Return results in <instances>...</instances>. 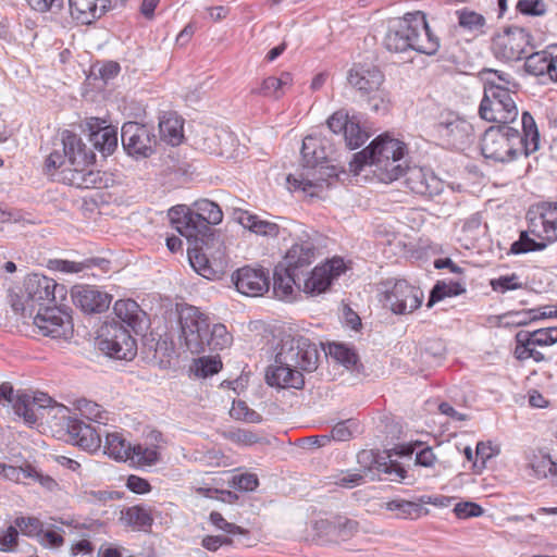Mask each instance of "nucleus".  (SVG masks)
I'll return each instance as SVG.
<instances>
[{
    "label": "nucleus",
    "instance_id": "obj_1",
    "mask_svg": "<svg viewBox=\"0 0 557 557\" xmlns=\"http://www.w3.org/2000/svg\"><path fill=\"white\" fill-rule=\"evenodd\" d=\"M96 154L82 137L64 129L60 141L53 143L47 156L44 171L53 180L77 188H101L106 186L103 174L94 170Z\"/></svg>",
    "mask_w": 557,
    "mask_h": 557
},
{
    "label": "nucleus",
    "instance_id": "obj_2",
    "mask_svg": "<svg viewBox=\"0 0 557 557\" xmlns=\"http://www.w3.org/2000/svg\"><path fill=\"white\" fill-rule=\"evenodd\" d=\"M518 108L505 89L494 92L490 99V159L510 162L521 153V134L513 126Z\"/></svg>",
    "mask_w": 557,
    "mask_h": 557
},
{
    "label": "nucleus",
    "instance_id": "obj_3",
    "mask_svg": "<svg viewBox=\"0 0 557 557\" xmlns=\"http://www.w3.org/2000/svg\"><path fill=\"white\" fill-rule=\"evenodd\" d=\"M407 145L388 134L379 135L363 150L354 154L349 171L358 175L366 165L372 168L373 175L379 182L391 184L405 174L404 161Z\"/></svg>",
    "mask_w": 557,
    "mask_h": 557
},
{
    "label": "nucleus",
    "instance_id": "obj_4",
    "mask_svg": "<svg viewBox=\"0 0 557 557\" xmlns=\"http://www.w3.org/2000/svg\"><path fill=\"white\" fill-rule=\"evenodd\" d=\"M181 339L186 349L194 355L210 351H222L233 344V334L223 323L210 327L209 317L199 308L190 305L183 306L178 311Z\"/></svg>",
    "mask_w": 557,
    "mask_h": 557
},
{
    "label": "nucleus",
    "instance_id": "obj_5",
    "mask_svg": "<svg viewBox=\"0 0 557 557\" xmlns=\"http://www.w3.org/2000/svg\"><path fill=\"white\" fill-rule=\"evenodd\" d=\"M301 156L306 170L287 176L288 188L292 191H301L308 197H319L331 185L330 180L337 177V173L325 163L326 151L321 139L315 136L305 137Z\"/></svg>",
    "mask_w": 557,
    "mask_h": 557
},
{
    "label": "nucleus",
    "instance_id": "obj_6",
    "mask_svg": "<svg viewBox=\"0 0 557 557\" xmlns=\"http://www.w3.org/2000/svg\"><path fill=\"white\" fill-rule=\"evenodd\" d=\"M384 44L392 52L409 49L432 55L440 48V39L429 26L426 15L421 11L406 13L388 29Z\"/></svg>",
    "mask_w": 557,
    "mask_h": 557
},
{
    "label": "nucleus",
    "instance_id": "obj_7",
    "mask_svg": "<svg viewBox=\"0 0 557 557\" xmlns=\"http://www.w3.org/2000/svg\"><path fill=\"white\" fill-rule=\"evenodd\" d=\"M66 287L63 284L57 283L53 278L42 274L28 275L23 284L22 298L24 300L23 311H32L38 307L45 309L62 302L66 298Z\"/></svg>",
    "mask_w": 557,
    "mask_h": 557
},
{
    "label": "nucleus",
    "instance_id": "obj_8",
    "mask_svg": "<svg viewBox=\"0 0 557 557\" xmlns=\"http://www.w3.org/2000/svg\"><path fill=\"white\" fill-rule=\"evenodd\" d=\"M0 403L3 406L11 405L14 412L29 425L37 422L39 414L42 416L41 410L57 408L61 411L66 409L64 406H51L53 400L46 394L29 395L22 391L15 392L8 382L0 385Z\"/></svg>",
    "mask_w": 557,
    "mask_h": 557
},
{
    "label": "nucleus",
    "instance_id": "obj_9",
    "mask_svg": "<svg viewBox=\"0 0 557 557\" xmlns=\"http://www.w3.org/2000/svg\"><path fill=\"white\" fill-rule=\"evenodd\" d=\"M97 344L107 356L119 360H132L137 354V343L129 330L114 320L101 324Z\"/></svg>",
    "mask_w": 557,
    "mask_h": 557
},
{
    "label": "nucleus",
    "instance_id": "obj_10",
    "mask_svg": "<svg viewBox=\"0 0 557 557\" xmlns=\"http://www.w3.org/2000/svg\"><path fill=\"white\" fill-rule=\"evenodd\" d=\"M319 352L314 344L304 336H285L275 355V362L311 372L317 369Z\"/></svg>",
    "mask_w": 557,
    "mask_h": 557
},
{
    "label": "nucleus",
    "instance_id": "obj_11",
    "mask_svg": "<svg viewBox=\"0 0 557 557\" xmlns=\"http://www.w3.org/2000/svg\"><path fill=\"white\" fill-rule=\"evenodd\" d=\"M348 264L342 257H333L315 265L312 271L302 276L300 287L309 296H318L330 289L334 280L348 270Z\"/></svg>",
    "mask_w": 557,
    "mask_h": 557
},
{
    "label": "nucleus",
    "instance_id": "obj_12",
    "mask_svg": "<svg viewBox=\"0 0 557 557\" xmlns=\"http://www.w3.org/2000/svg\"><path fill=\"white\" fill-rule=\"evenodd\" d=\"M495 58L518 61L532 50L531 35L521 27H508L493 37L491 47Z\"/></svg>",
    "mask_w": 557,
    "mask_h": 557
},
{
    "label": "nucleus",
    "instance_id": "obj_13",
    "mask_svg": "<svg viewBox=\"0 0 557 557\" xmlns=\"http://www.w3.org/2000/svg\"><path fill=\"white\" fill-rule=\"evenodd\" d=\"M423 292L406 280H396L384 290L383 300L395 314H409L419 309L423 301Z\"/></svg>",
    "mask_w": 557,
    "mask_h": 557
},
{
    "label": "nucleus",
    "instance_id": "obj_14",
    "mask_svg": "<svg viewBox=\"0 0 557 557\" xmlns=\"http://www.w3.org/2000/svg\"><path fill=\"white\" fill-rule=\"evenodd\" d=\"M529 232L539 239L557 242V201H542L532 205L527 212Z\"/></svg>",
    "mask_w": 557,
    "mask_h": 557
},
{
    "label": "nucleus",
    "instance_id": "obj_15",
    "mask_svg": "<svg viewBox=\"0 0 557 557\" xmlns=\"http://www.w3.org/2000/svg\"><path fill=\"white\" fill-rule=\"evenodd\" d=\"M122 145L125 151L135 158H148L154 151L156 136L145 124L126 122L121 132Z\"/></svg>",
    "mask_w": 557,
    "mask_h": 557
},
{
    "label": "nucleus",
    "instance_id": "obj_16",
    "mask_svg": "<svg viewBox=\"0 0 557 557\" xmlns=\"http://www.w3.org/2000/svg\"><path fill=\"white\" fill-rule=\"evenodd\" d=\"M232 282L238 293L259 297L270 288V273L263 267L244 265L233 272Z\"/></svg>",
    "mask_w": 557,
    "mask_h": 557
},
{
    "label": "nucleus",
    "instance_id": "obj_17",
    "mask_svg": "<svg viewBox=\"0 0 557 557\" xmlns=\"http://www.w3.org/2000/svg\"><path fill=\"white\" fill-rule=\"evenodd\" d=\"M384 81L383 72L372 64H354L347 75V82L352 88L367 96L380 92L382 101L387 96L382 89Z\"/></svg>",
    "mask_w": 557,
    "mask_h": 557
},
{
    "label": "nucleus",
    "instance_id": "obj_18",
    "mask_svg": "<svg viewBox=\"0 0 557 557\" xmlns=\"http://www.w3.org/2000/svg\"><path fill=\"white\" fill-rule=\"evenodd\" d=\"M34 325L39 334L58 338L66 336L72 331V318L54 305L38 309L34 317Z\"/></svg>",
    "mask_w": 557,
    "mask_h": 557
},
{
    "label": "nucleus",
    "instance_id": "obj_19",
    "mask_svg": "<svg viewBox=\"0 0 557 557\" xmlns=\"http://www.w3.org/2000/svg\"><path fill=\"white\" fill-rule=\"evenodd\" d=\"M315 258V247L310 242L294 244L284 257L285 273L300 287L301 277Z\"/></svg>",
    "mask_w": 557,
    "mask_h": 557
},
{
    "label": "nucleus",
    "instance_id": "obj_20",
    "mask_svg": "<svg viewBox=\"0 0 557 557\" xmlns=\"http://www.w3.org/2000/svg\"><path fill=\"white\" fill-rule=\"evenodd\" d=\"M73 304L85 313H101L109 309L112 296L95 285H76L72 288Z\"/></svg>",
    "mask_w": 557,
    "mask_h": 557
},
{
    "label": "nucleus",
    "instance_id": "obj_21",
    "mask_svg": "<svg viewBox=\"0 0 557 557\" xmlns=\"http://www.w3.org/2000/svg\"><path fill=\"white\" fill-rule=\"evenodd\" d=\"M169 215L176 231L187 239L197 240L209 232L193 207L177 205L170 209Z\"/></svg>",
    "mask_w": 557,
    "mask_h": 557
},
{
    "label": "nucleus",
    "instance_id": "obj_22",
    "mask_svg": "<svg viewBox=\"0 0 557 557\" xmlns=\"http://www.w3.org/2000/svg\"><path fill=\"white\" fill-rule=\"evenodd\" d=\"M406 185L414 194L432 197L441 190V181L430 171L420 166H407Z\"/></svg>",
    "mask_w": 557,
    "mask_h": 557
},
{
    "label": "nucleus",
    "instance_id": "obj_23",
    "mask_svg": "<svg viewBox=\"0 0 557 557\" xmlns=\"http://www.w3.org/2000/svg\"><path fill=\"white\" fill-rule=\"evenodd\" d=\"M302 370L274 361L265 373L267 383L280 388H302L305 384Z\"/></svg>",
    "mask_w": 557,
    "mask_h": 557
},
{
    "label": "nucleus",
    "instance_id": "obj_24",
    "mask_svg": "<svg viewBox=\"0 0 557 557\" xmlns=\"http://www.w3.org/2000/svg\"><path fill=\"white\" fill-rule=\"evenodd\" d=\"M66 429L71 441L87 451H97L101 447V436L95 428L78 419H69Z\"/></svg>",
    "mask_w": 557,
    "mask_h": 557
},
{
    "label": "nucleus",
    "instance_id": "obj_25",
    "mask_svg": "<svg viewBox=\"0 0 557 557\" xmlns=\"http://www.w3.org/2000/svg\"><path fill=\"white\" fill-rule=\"evenodd\" d=\"M294 79L289 72H281L278 76H268L260 84L251 89L255 96L281 99L285 92L293 86Z\"/></svg>",
    "mask_w": 557,
    "mask_h": 557
},
{
    "label": "nucleus",
    "instance_id": "obj_26",
    "mask_svg": "<svg viewBox=\"0 0 557 557\" xmlns=\"http://www.w3.org/2000/svg\"><path fill=\"white\" fill-rule=\"evenodd\" d=\"M151 436L157 443H151L149 445H132L129 458H127V461H129L133 466L137 468H146L154 466L157 462H159L161 457V447L158 443L161 441L162 436L159 432H152Z\"/></svg>",
    "mask_w": 557,
    "mask_h": 557
},
{
    "label": "nucleus",
    "instance_id": "obj_27",
    "mask_svg": "<svg viewBox=\"0 0 557 557\" xmlns=\"http://www.w3.org/2000/svg\"><path fill=\"white\" fill-rule=\"evenodd\" d=\"M70 12L81 24H90L106 11L109 0H69Z\"/></svg>",
    "mask_w": 557,
    "mask_h": 557
},
{
    "label": "nucleus",
    "instance_id": "obj_28",
    "mask_svg": "<svg viewBox=\"0 0 557 557\" xmlns=\"http://www.w3.org/2000/svg\"><path fill=\"white\" fill-rule=\"evenodd\" d=\"M236 220L243 227L249 230L256 235L275 238L280 234L278 224L263 220L259 215L247 210H237Z\"/></svg>",
    "mask_w": 557,
    "mask_h": 557
},
{
    "label": "nucleus",
    "instance_id": "obj_29",
    "mask_svg": "<svg viewBox=\"0 0 557 557\" xmlns=\"http://www.w3.org/2000/svg\"><path fill=\"white\" fill-rule=\"evenodd\" d=\"M160 137L169 145L180 146L184 136V120L174 112H165L159 122Z\"/></svg>",
    "mask_w": 557,
    "mask_h": 557
},
{
    "label": "nucleus",
    "instance_id": "obj_30",
    "mask_svg": "<svg viewBox=\"0 0 557 557\" xmlns=\"http://www.w3.org/2000/svg\"><path fill=\"white\" fill-rule=\"evenodd\" d=\"M0 476L14 483H26L28 480L40 481L41 484L51 485L55 482L50 478H44L32 465L24 463L21 467L1 463Z\"/></svg>",
    "mask_w": 557,
    "mask_h": 557
},
{
    "label": "nucleus",
    "instance_id": "obj_31",
    "mask_svg": "<svg viewBox=\"0 0 557 557\" xmlns=\"http://www.w3.org/2000/svg\"><path fill=\"white\" fill-rule=\"evenodd\" d=\"M131 443L122 432H110L106 435L103 451L116 461H127L129 458Z\"/></svg>",
    "mask_w": 557,
    "mask_h": 557
},
{
    "label": "nucleus",
    "instance_id": "obj_32",
    "mask_svg": "<svg viewBox=\"0 0 557 557\" xmlns=\"http://www.w3.org/2000/svg\"><path fill=\"white\" fill-rule=\"evenodd\" d=\"M74 408L87 420L107 425L110 421V412L102 408L99 404L81 398L74 401Z\"/></svg>",
    "mask_w": 557,
    "mask_h": 557
},
{
    "label": "nucleus",
    "instance_id": "obj_33",
    "mask_svg": "<svg viewBox=\"0 0 557 557\" xmlns=\"http://www.w3.org/2000/svg\"><path fill=\"white\" fill-rule=\"evenodd\" d=\"M191 207L197 212L199 219L208 231H210L211 225L220 224L223 220V212L220 206L209 199H200L195 201Z\"/></svg>",
    "mask_w": 557,
    "mask_h": 557
},
{
    "label": "nucleus",
    "instance_id": "obj_34",
    "mask_svg": "<svg viewBox=\"0 0 557 557\" xmlns=\"http://www.w3.org/2000/svg\"><path fill=\"white\" fill-rule=\"evenodd\" d=\"M101 263H108V261L103 259H87L82 262L63 260V259H53L49 260L48 268L52 271L74 274L81 273L85 270L91 269L94 267H100Z\"/></svg>",
    "mask_w": 557,
    "mask_h": 557
},
{
    "label": "nucleus",
    "instance_id": "obj_35",
    "mask_svg": "<svg viewBox=\"0 0 557 557\" xmlns=\"http://www.w3.org/2000/svg\"><path fill=\"white\" fill-rule=\"evenodd\" d=\"M115 317L123 322L126 327L134 329L139 320L140 308L135 300L119 299L113 306Z\"/></svg>",
    "mask_w": 557,
    "mask_h": 557
},
{
    "label": "nucleus",
    "instance_id": "obj_36",
    "mask_svg": "<svg viewBox=\"0 0 557 557\" xmlns=\"http://www.w3.org/2000/svg\"><path fill=\"white\" fill-rule=\"evenodd\" d=\"M552 53V46L537 52L531 51L524 55V69L529 74L534 76H543L548 74L549 70V55Z\"/></svg>",
    "mask_w": 557,
    "mask_h": 557
},
{
    "label": "nucleus",
    "instance_id": "obj_37",
    "mask_svg": "<svg viewBox=\"0 0 557 557\" xmlns=\"http://www.w3.org/2000/svg\"><path fill=\"white\" fill-rule=\"evenodd\" d=\"M95 147L103 154H111L117 147V131L112 126H104L91 134Z\"/></svg>",
    "mask_w": 557,
    "mask_h": 557
},
{
    "label": "nucleus",
    "instance_id": "obj_38",
    "mask_svg": "<svg viewBox=\"0 0 557 557\" xmlns=\"http://www.w3.org/2000/svg\"><path fill=\"white\" fill-rule=\"evenodd\" d=\"M465 292L463 286L454 281H438L431 290L428 307L443 300L446 297H454Z\"/></svg>",
    "mask_w": 557,
    "mask_h": 557
},
{
    "label": "nucleus",
    "instance_id": "obj_39",
    "mask_svg": "<svg viewBox=\"0 0 557 557\" xmlns=\"http://www.w3.org/2000/svg\"><path fill=\"white\" fill-rule=\"evenodd\" d=\"M346 145L354 150L361 147L369 138V134L360 125V120L352 115L344 133Z\"/></svg>",
    "mask_w": 557,
    "mask_h": 557
},
{
    "label": "nucleus",
    "instance_id": "obj_40",
    "mask_svg": "<svg viewBox=\"0 0 557 557\" xmlns=\"http://www.w3.org/2000/svg\"><path fill=\"white\" fill-rule=\"evenodd\" d=\"M522 341H530L529 345L550 346L557 343V327L539 329L533 332L521 331L518 333Z\"/></svg>",
    "mask_w": 557,
    "mask_h": 557
},
{
    "label": "nucleus",
    "instance_id": "obj_41",
    "mask_svg": "<svg viewBox=\"0 0 557 557\" xmlns=\"http://www.w3.org/2000/svg\"><path fill=\"white\" fill-rule=\"evenodd\" d=\"M387 508L398 511V516L403 519H418L428 513L421 504L404 499L388 502Z\"/></svg>",
    "mask_w": 557,
    "mask_h": 557
},
{
    "label": "nucleus",
    "instance_id": "obj_42",
    "mask_svg": "<svg viewBox=\"0 0 557 557\" xmlns=\"http://www.w3.org/2000/svg\"><path fill=\"white\" fill-rule=\"evenodd\" d=\"M529 230L521 232L519 239L513 242L510 247L511 253L521 255L531 251H542L547 247V245L550 244L542 239L540 242H536L535 239L529 236Z\"/></svg>",
    "mask_w": 557,
    "mask_h": 557
},
{
    "label": "nucleus",
    "instance_id": "obj_43",
    "mask_svg": "<svg viewBox=\"0 0 557 557\" xmlns=\"http://www.w3.org/2000/svg\"><path fill=\"white\" fill-rule=\"evenodd\" d=\"M188 259L193 269L201 276L206 278H211L215 271L210 264V261L205 252L201 249L195 247L193 249H188Z\"/></svg>",
    "mask_w": 557,
    "mask_h": 557
},
{
    "label": "nucleus",
    "instance_id": "obj_44",
    "mask_svg": "<svg viewBox=\"0 0 557 557\" xmlns=\"http://www.w3.org/2000/svg\"><path fill=\"white\" fill-rule=\"evenodd\" d=\"M529 467L531 468L533 475L541 479L549 475L552 469H555V462L547 454L539 451L533 453L529 457Z\"/></svg>",
    "mask_w": 557,
    "mask_h": 557
},
{
    "label": "nucleus",
    "instance_id": "obj_45",
    "mask_svg": "<svg viewBox=\"0 0 557 557\" xmlns=\"http://www.w3.org/2000/svg\"><path fill=\"white\" fill-rule=\"evenodd\" d=\"M334 541H347L359 531V523L346 516H335Z\"/></svg>",
    "mask_w": 557,
    "mask_h": 557
},
{
    "label": "nucleus",
    "instance_id": "obj_46",
    "mask_svg": "<svg viewBox=\"0 0 557 557\" xmlns=\"http://www.w3.org/2000/svg\"><path fill=\"white\" fill-rule=\"evenodd\" d=\"M122 520L132 527L143 528L151 525L150 513L141 506H133L122 512Z\"/></svg>",
    "mask_w": 557,
    "mask_h": 557
},
{
    "label": "nucleus",
    "instance_id": "obj_47",
    "mask_svg": "<svg viewBox=\"0 0 557 557\" xmlns=\"http://www.w3.org/2000/svg\"><path fill=\"white\" fill-rule=\"evenodd\" d=\"M510 86L515 87L512 77L509 73L490 69V99H493V95L498 89H505L510 94Z\"/></svg>",
    "mask_w": 557,
    "mask_h": 557
},
{
    "label": "nucleus",
    "instance_id": "obj_48",
    "mask_svg": "<svg viewBox=\"0 0 557 557\" xmlns=\"http://www.w3.org/2000/svg\"><path fill=\"white\" fill-rule=\"evenodd\" d=\"M230 414L236 420H243L249 423H259L262 420L261 416L257 411L250 409L243 400L233 401Z\"/></svg>",
    "mask_w": 557,
    "mask_h": 557
},
{
    "label": "nucleus",
    "instance_id": "obj_49",
    "mask_svg": "<svg viewBox=\"0 0 557 557\" xmlns=\"http://www.w3.org/2000/svg\"><path fill=\"white\" fill-rule=\"evenodd\" d=\"M529 343L531 342L522 341L519 334L516 335V358L519 360H527L531 358L536 362L542 361L544 359V355L535 349L537 345H529Z\"/></svg>",
    "mask_w": 557,
    "mask_h": 557
},
{
    "label": "nucleus",
    "instance_id": "obj_50",
    "mask_svg": "<svg viewBox=\"0 0 557 557\" xmlns=\"http://www.w3.org/2000/svg\"><path fill=\"white\" fill-rule=\"evenodd\" d=\"M222 369L219 357H200L195 361V371L198 376L207 377L218 373Z\"/></svg>",
    "mask_w": 557,
    "mask_h": 557
},
{
    "label": "nucleus",
    "instance_id": "obj_51",
    "mask_svg": "<svg viewBox=\"0 0 557 557\" xmlns=\"http://www.w3.org/2000/svg\"><path fill=\"white\" fill-rule=\"evenodd\" d=\"M329 354L332 358L346 367L352 366L357 362V355L355 351L344 344H331L329 346Z\"/></svg>",
    "mask_w": 557,
    "mask_h": 557
},
{
    "label": "nucleus",
    "instance_id": "obj_52",
    "mask_svg": "<svg viewBox=\"0 0 557 557\" xmlns=\"http://www.w3.org/2000/svg\"><path fill=\"white\" fill-rule=\"evenodd\" d=\"M15 528L27 536H38L42 531V522L36 517H18L14 521Z\"/></svg>",
    "mask_w": 557,
    "mask_h": 557
},
{
    "label": "nucleus",
    "instance_id": "obj_53",
    "mask_svg": "<svg viewBox=\"0 0 557 557\" xmlns=\"http://www.w3.org/2000/svg\"><path fill=\"white\" fill-rule=\"evenodd\" d=\"M459 25L469 30H476L484 26L485 18L483 15L469 10L457 12Z\"/></svg>",
    "mask_w": 557,
    "mask_h": 557
},
{
    "label": "nucleus",
    "instance_id": "obj_54",
    "mask_svg": "<svg viewBox=\"0 0 557 557\" xmlns=\"http://www.w3.org/2000/svg\"><path fill=\"white\" fill-rule=\"evenodd\" d=\"M490 285L493 288V290L498 293L515 290L521 288L522 286V284L519 282V276L515 273L493 278L490 281Z\"/></svg>",
    "mask_w": 557,
    "mask_h": 557
},
{
    "label": "nucleus",
    "instance_id": "obj_55",
    "mask_svg": "<svg viewBox=\"0 0 557 557\" xmlns=\"http://www.w3.org/2000/svg\"><path fill=\"white\" fill-rule=\"evenodd\" d=\"M259 479L257 474L245 472L240 474H235L232 478L231 486L244 492H250L258 487Z\"/></svg>",
    "mask_w": 557,
    "mask_h": 557
},
{
    "label": "nucleus",
    "instance_id": "obj_56",
    "mask_svg": "<svg viewBox=\"0 0 557 557\" xmlns=\"http://www.w3.org/2000/svg\"><path fill=\"white\" fill-rule=\"evenodd\" d=\"M454 513L458 519H469L482 516L484 509L473 502H460L455 505Z\"/></svg>",
    "mask_w": 557,
    "mask_h": 557
},
{
    "label": "nucleus",
    "instance_id": "obj_57",
    "mask_svg": "<svg viewBox=\"0 0 557 557\" xmlns=\"http://www.w3.org/2000/svg\"><path fill=\"white\" fill-rule=\"evenodd\" d=\"M517 9L524 15L541 16L546 12V4L543 0H519Z\"/></svg>",
    "mask_w": 557,
    "mask_h": 557
},
{
    "label": "nucleus",
    "instance_id": "obj_58",
    "mask_svg": "<svg viewBox=\"0 0 557 557\" xmlns=\"http://www.w3.org/2000/svg\"><path fill=\"white\" fill-rule=\"evenodd\" d=\"M335 516L332 519H320L313 524V529L319 540L334 541Z\"/></svg>",
    "mask_w": 557,
    "mask_h": 557
},
{
    "label": "nucleus",
    "instance_id": "obj_59",
    "mask_svg": "<svg viewBox=\"0 0 557 557\" xmlns=\"http://www.w3.org/2000/svg\"><path fill=\"white\" fill-rule=\"evenodd\" d=\"M537 310L531 309V310H523V311H516V312H509L505 315L506 324L511 325H525L532 321L537 320Z\"/></svg>",
    "mask_w": 557,
    "mask_h": 557
},
{
    "label": "nucleus",
    "instance_id": "obj_60",
    "mask_svg": "<svg viewBox=\"0 0 557 557\" xmlns=\"http://www.w3.org/2000/svg\"><path fill=\"white\" fill-rule=\"evenodd\" d=\"M210 522L216 528L230 534H245V530L234 523L227 522L224 517L218 512L212 511L209 517Z\"/></svg>",
    "mask_w": 557,
    "mask_h": 557
},
{
    "label": "nucleus",
    "instance_id": "obj_61",
    "mask_svg": "<svg viewBox=\"0 0 557 557\" xmlns=\"http://www.w3.org/2000/svg\"><path fill=\"white\" fill-rule=\"evenodd\" d=\"M351 116L348 115L347 112L339 110L334 112L329 119H327V126L334 134H343L345 133V129L347 127L348 122L350 121Z\"/></svg>",
    "mask_w": 557,
    "mask_h": 557
},
{
    "label": "nucleus",
    "instance_id": "obj_62",
    "mask_svg": "<svg viewBox=\"0 0 557 557\" xmlns=\"http://www.w3.org/2000/svg\"><path fill=\"white\" fill-rule=\"evenodd\" d=\"M294 286H296V282L287 274L285 277L274 278V292L282 299H287L293 295Z\"/></svg>",
    "mask_w": 557,
    "mask_h": 557
},
{
    "label": "nucleus",
    "instance_id": "obj_63",
    "mask_svg": "<svg viewBox=\"0 0 557 557\" xmlns=\"http://www.w3.org/2000/svg\"><path fill=\"white\" fill-rule=\"evenodd\" d=\"M18 532L15 527L10 525L5 531L0 533V550L10 552L17 546Z\"/></svg>",
    "mask_w": 557,
    "mask_h": 557
},
{
    "label": "nucleus",
    "instance_id": "obj_64",
    "mask_svg": "<svg viewBox=\"0 0 557 557\" xmlns=\"http://www.w3.org/2000/svg\"><path fill=\"white\" fill-rule=\"evenodd\" d=\"M126 487L135 494H147L151 491L148 480L135 474H131L127 478Z\"/></svg>",
    "mask_w": 557,
    "mask_h": 557
}]
</instances>
